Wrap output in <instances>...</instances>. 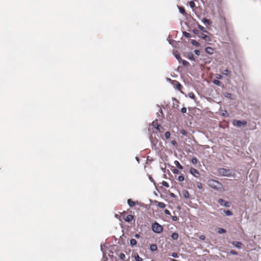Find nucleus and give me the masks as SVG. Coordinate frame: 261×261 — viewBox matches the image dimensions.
<instances>
[{"mask_svg":"<svg viewBox=\"0 0 261 261\" xmlns=\"http://www.w3.org/2000/svg\"><path fill=\"white\" fill-rule=\"evenodd\" d=\"M182 195L186 198H189L190 194L187 190H184L182 191Z\"/></svg>","mask_w":261,"mask_h":261,"instance_id":"ddd939ff","label":"nucleus"},{"mask_svg":"<svg viewBox=\"0 0 261 261\" xmlns=\"http://www.w3.org/2000/svg\"><path fill=\"white\" fill-rule=\"evenodd\" d=\"M222 74L223 75H225L226 76H230V71H229L227 69H225L224 70L223 72H222Z\"/></svg>","mask_w":261,"mask_h":261,"instance_id":"aec40b11","label":"nucleus"},{"mask_svg":"<svg viewBox=\"0 0 261 261\" xmlns=\"http://www.w3.org/2000/svg\"><path fill=\"white\" fill-rule=\"evenodd\" d=\"M115 217H116V218H118V215H117V214H116V215H115Z\"/></svg>","mask_w":261,"mask_h":261,"instance_id":"864d4df0","label":"nucleus"},{"mask_svg":"<svg viewBox=\"0 0 261 261\" xmlns=\"http://www.w3.org/2000/svg\"><path fill=\"white\" fill-rule=\"evenodd\" d=\"M165 136L166 139H169L170 137V133L169 132H166Z\"/></svg>","mask_w":261,"mask_h":261,"instance_id":"473e14b6","label":"nucleus"},{"mask_svg":"<svg viewBox=\"0 0 261 261\" xmlns=\"http://www.w3.org/2000/svg\"><path fill=\"white\" fill-rule=\"evenodd\" d=\"M221 0H218V2H221Z\"/></svg>","mask_w":261,"mask_h":261,"instance_id":"5fc2aeb1","label":"nucleus"},{"mask_svg":"<svg viewBox=\"0 0 261 261\" xmlns=\"http://www.w3.org/2000/svg\"><path fill=\"white\" fill-rule=\"evenodd\" d=\"M127 203L130 207H134L136 204L135 202L133 201L131 199H128L127 200Z\"/></svg>","mask_w":261,"mask_h":261,"instance_id":"f8f14e48","label":"nucleus"},{"mask_svg":"<svg viewBox=\"0 0 261 261\" xmlns=\"http://www.w3.org/2000/svg\"><path fill=\"white\" fill-rule=\"evenodd\" d=\"M191 42L194 46H199L200 45V44L195 40H192Z\"/></svg>","mask_w":261,"mask_h":261,"instance_id":"4be33fe9","label":"nucleus"},{"mask_svg":"<svg viewBox=\"0 0 261 261\" xmlns=\"http://www.w3.org/2000/svg\"><path fill=\"white\" fill-rule=\"evenodd\" d=\"M219 173L224 176L232 177L233 175L232 174V172L229 169H226L224 168H221L219 170Z\"/></svg>","mask_w":261,"mask_h":261,"instance_id":"7ed1b4c3","label":"nucleus"},{"mask_svg":"<svg viewBox=\"0 0 261 261\" xmlns=\"http://www.w3.org/2000/svg\"><path fill=\"white\" fill-rule=\"evenodd\" d=\"M176 88L179 90H180L181 88H182V86L180 85V84L177 82H176Z\"/></svg>","mask_w":261,"mask_h":261,"instance_id":"cd10ccee","label":"nucleus"},{"mask_svg":"<svg viewBox=\"0 0 261 261\" xmlns=\"http://www.w3.org/2000/svg\"><path fill=\"white\" fill-rule=\"evenodd\" d=\"M152 230L155 233H160L163 231V228L158 222H155L152 224Z\"/></svg>","mask_w":261,"mask_h":261,"instance_id":"f03ea898","label":"nucleus"},{"mask_svg":"<svg viewBox=\"0 0 261 261\" xmlns=\"http://www.w3.org/2000/svg\"><path fill=\"white\" fill-rule=\"evenodd\" d=\"M207 184L210 187L215 190H218L222 187L220 182L213 179H209Z\"/></svg>","mask_w":261,"mask_h":261,"instance_id":"f257e3e1","label":"nucleus"},{"mask_svg":"<svg viewBox=\"0 0 261 261\" xmlns=\"http://www.w3.org/2000/svg\"><path fill=\"white\" fill-rule=\"evenodd\" d=\"M135 238H136L137 239H139L140 236V234H138V233H136L135 235Z\"/></svg>","mask_w":261,"mask_h":261,"instance_id":"de8ad7c7","label":"nucleus"},{"mask_svg":"<svg viewBox=\"0 0 261 261\" xmlns=\"http://www.w3.org/2000/svg\"><path fill=\"white\" fill-rule=\"evenodd\" d=\"M172 219L173 221H177L178 220V218L177 216H172Z\"/></svg>","mask_w":261,"mask_h":261,"instance_id":"37998d69","label":"nucleus"},{"mask_svg":"<svg viewBox=\"0 0 261 261\" xmlns=\"http://www.w3.org/2000/svg\"><path fill=\"white\" fill-rule=\"evenodd\" d=\"M218 202L221 205L224 206L225 207H229L230 206L229 202L221 198L219 199Z\"/></svg>","mask_w":261,"mask_h":261,"instance_id":"0eeeda50","label":"nucleus"},{"mask_svg":"<svg viewBox=\"0 0 261 261\" xmlns=\"http://www.w3.org/2000/svg\"><path fill=\"white\" fill-rule=\"evenodd\" d=\"M137 241L135 239H132L130 240V244L131 246H134L137 244Z\"/></svg>","mask_w":261,"mask_h":261,"instance_id":"412c9836","label":"nucleus"},{"mask_svg":"<svg viewBox=\"0 0 261 261\" xmlns=\"http://www.w3.org/2000/svg\"><path fill=\"white\" fill-rule=\"evenodd\" d=\"M213 83L218 86H220L221 85V82L220 81L218 80L217 79L214 80L213 81Z\"/></svg>","mask_w":261,"mask_h":261,"instance_id":"393cba45","label":"nucleus"},{"mask_svg":"<svg viewBox=\"0 0 261 261\" xmlns=\"http://www.w3.org/2000/svg\"><path fill=\"white\" fill-rule=\"evenodd\" d=\"M224 213L226 216H231L232 215V213L229 210H224Z\"/></svg>","mask_w":261,"mask_h":261,"instance_id":"b1692460","label":"nucleus"},{"mask_svg":"<svg viewBox=\"0 0 261 261\" xmlns=\"http://www.w3.org/2000/svg\"><path fill=\"white\" fill-rule=\"evenodd\" d=\"M135 258L136 261H143V259L138 254L135 255Z\"/></svg>","mask_w":261,"mask_h":261,"instance_id":"5701e85b","label":"nucleus"},{"mask_svg":"<svg viewBox=\"0 0 261 261\" xmlns=\"http://www.w3.org/2000/svg\"><path fill=\"white\" fill-rule=\"evenodd\" d=\"M150 249L152 251H155L157 250V246L155 244H151L150 246Z\"/></svg>","mask_w":261,"mask_h":261,"instance_id":"a211bd4d","label":"nucleus"},{"mask_svg":"<svg viewBox=\"0 0 261 261\" xmlns=\"http://www.w3.org/2000/svg\"><path fill=\"white\" fill-rule=\"evenodd\" d=\"M200 37L205 40V41L209 40V37L204 34L202 33L200 35Z\"/></svg>","mask_w":261,"mask_h":261,"instance_id":"6ab92c4d","label":"nucleus"},{"mask_svg":"<svg viewBox=\"0 0 261 261\" xmlns=\"http://www.w3.org/2000/svg\"><path fill=\"white\" fill-rule=\"evenodd\" d=\"M197 187L199 189H202V184L200 182H197Z\"/></svg>","mask_w":261,"mask_h":261,"instance_id":"4c0bfd02","label":"nucleus"},{"mask_svg":"<svg viewBox=\"0 0 261 261\" xmlns=\"http://www.w3.org/2000/svg\"><path fill=\"white\" fill-rule=\"evenodd\" d=\"M162 185L166 187H169V184H168L167 182L165 181H163L162 182Z\"/></svg>","mask_w":261,"mask_h":261,"instance_id":"58836bf2","label":"nucleus"},{"mask_svg":"<svg viewBox=\"0 0 261 261\" xmlns=\"http://www.w3.org/2000/svg\"><path fill=\"white\" fill-rule=\"evenodd\" d=\"M199 239H200V240H205V236H203V235H201V236L199 237Z\"/></svg>","mask_w":261,"mask_h":261,"instance_id":"49530a36","label":"nucleus"},{"mask_svg":"<svg viewBox=\"0 0 261 261\" xmlns=\"http://www.w3.org/2000/svg\"><path fill=\"white\" fill-rule=\"evenodd\" d=\"M156 205L161 208H164L166 207V204L162 202L156 201Z\"/></svg>","mask_w":261,"mask_h":261,"instance_id":"9b49d317","label":"nucleus"},{"mask_svg":"<svg viewBox=\"0 0 261 261\" xmlns=\"http://www.w3.org/2000/svg\"><path fill=\"white\" fill-rule=\"evenodd\" d=\"M172 256L173 257H178V254H177V253L173 252V253H172Z\"/></svg>","mask_w":261,"mask_h":261,"instance_id":"c03bdc74","label":"nucleus"},{"mask_svg":"<svg viewBox=\"0 0 261 261\" xmlns=\"http://www.w3.org/2000/svg\"><path fill=\"white\" fill-rule=\"evenodd\" d=\"M172 172L174 174H178L179 173V170L177 169H174L172 170Z\"/></svg>","mask_w":261,"mask_h":261,"instance_id":"a19ab883","label":"nucleus"},{"mask_svg":"<svg viewBox=\"0 0 261 261\" xmlns=\"http://www.w3.org/2000/svg\"><path fill=\"white\" fill-rule=\"evenodd\" d=\"M185 179V177L183 175H180L178 177V180L179 181H182Z\"/></svg>","mask_w":261,"mask_h":261,"instance_id":"c9c22d12","label":"nucleus"},{"mask_svg":"<svg viewBox=\"0 0 261 261\" xmlns=\"http://www.w3.org/2000/svg\"><path fill=\"white\" fill-rule=\"evenodd\" d=\"M125 212H123L122 215H121V216L122 217L123 219L126 221V222H132L133 221H134V222H135V219H134V217L133 215H127V216H125Z\"/></svg>","mask_w":261,"mask_h":261,"instance_id":"39448f33","label":"nucleus"},{"mask_svg":"<svg viewBox=\"0 0 261 261\" xmlns=\"http://www.w3.org/2000/svg\"><path fill=\"white\" fill-rule=\"evenodd\" d=\"M171 238L174 240H176L178 239V234L176 232H173L171 234Z\"/></svg>","mask_w":261,"mask_h":261,"instance_id":"dca6fc26","label":"nucleus"},{"mask_svg":"<svg viewBox=\"0 0 261 261\" xmlns=\"http://www.w3.org/2000/svg\"><path fill=\"white\" fill-rule=\"evenodd\" d=\"M188 95L190 98H191L193 99H195L196 96L193 93H192V92L189 93Z\"/></svg>","mask_w":261,"mask_h":261,"instance_id":"7c9ffc66","label":"nucleus"},{"mask_svg":"<svg viewBox=\"0 0 261 261\" xmlns=\"http://www.w3.org/2000/svg\"><path fill=\"white\" fill-rule=\"evenodd\" d=\"M192 163L194 164H196L198 162V160L196 157H194L192 159Z\"/></svg>","mask_w":261,"mask_h":261,"instance_id":"c85d7f7f","label":"nucleus"},{"mask_svg":"<svg viewBox=\"0 0 261 261\" xmlns=\"http://www.w3.org/2000/svg\"><path fill=\"white\" fill-rule=\"evenodd\" d=\"M170 261H176L175 259H171Z\"/></svg>","mask_w":261,"mask_h":261,"instance_id":"603ef678","label":"nucleus"},{"mask_svg":"<svg viewBox=\"0 0 261 261\" xmlns=\"http://www.w3.org/2000/svg\"><path fill=\"white\" fill-rule=\"evenodd\" d=\"M190 172L191 174L196 177H198L200 176V173L199 171L194 168H191Z\"/></svg>","mask_w":261,"mask_h":261,"instance_id":"423d86ee","label":"nucleus"},{"mask_svg":"<svg viewBox=\"0 0 261 261\" xmlns=\"http://www.w3.org/2000/svg\"><path fill=\"white\" fill-rule=\"evenodd\" d=\"M171 143H172V144L173 145H176V142L175 141H172Z\"/></svg>","mask_w":261,"mask_h":261,"instance_id":"3c124183","label":"nucleus"},{"mask_svg":"<svg viewBox=\"0 0 261 261\" xmlns=\"http://www.w3.org/2000/svg\"><path fill=\"white\" fill-rule=\"evenodd\" d=\"M179 11L180 13H181L182 14H183L184 15H186V11L185 10V9L182 7H179Z\"/></svg>","mask_w":261,"mask_h":261,"instance_id":"f3484780","label":"nucleus"},{"mask_svg":"<svg viewBox=\"0 0 261 261\" xmlns=\"http://www.w3.org/2000/svg\"><path fill=\"white\" fill-rule=\"evenodd\" d=\"M175 57L179 61V60H181V57H180V55H176Z\"/></svg>","mask_w":261,"mask_h":261,"instance_id":"a18cd8bd","label":"nucleus"},{"mask_svg":"<svg viewBox=\"0 0 261 261\" xmlns=\"http://www.w3.org/2000/svg\"><path fill=\"white\" fill-rule=\"evenodd\" d=\"M181 112L182 113H186L187 112V108H185V107L182 108L181 109Z\"/></svg>","mask_w":261,"mask_h":261,"instance_id":"ea45409f","label":"nucleus"},{"mask_svg":"<svg viewBox=\"0 0 261 261\" xmlns=\"http://www.w3.org/2000/svg\"><path fill=\"white\" fill-rule=\"evenodd\" d=\"M152 125L159 132H161V129L163 128L162 127L160 124H158L157 121H153Z\"/></svg>","mask_w":261,"mask_h":261,"instance_id":"6e6552de","label":"nucleus"},{"mask_svg":"<svg viewBox=\"0 0 261 261\" xmlns=\"http://www.w3.org/2000/svg\"><path fill=\"white\" fill-rule=\"evenodd\" d=\"M215 77L217 80H221L222 79V75L220 74H216Z\"/></svg>","mask_w":261,"mask_h":261,"instance_id":"e433bc0d","label":"nucleus"},{"mask_svg":"<svg viewBox=\"0 0 261 261\" xmlns=\"http://www.w3.org/2000/svg\"><path fill=\"white\" fill-rule=\"evenodd\" d=\"M226 232V230L223 228H219L218 229V232L219 233H223Z\"/></svg>","mask_w":261,"mask_h":261,"instance_id":"a878e982","label":"nucleus"},{"mask_svg":"<svg viewBox=\"0 0 261 261\" xmlns=\"http://www.w3.org/2000/svg\"><path fill=\"white\" fill-rule=\"evenodd\" d=\"M182 64L185 66H188L189 65V63L186 60H182L181 61Z\"/></svg>","mask_w":261,"mask_h":261,"instance_id":"bb28decb","label":"nucleus"},{"mask_svg":"<svg viewBox=\"0 0 261 261\" xmlns=\"http://www.w3.org/2000/svg\"><path fill=\"white\" fill-rule=\"evenodd\" d=\"M189 6H190V7H191L192 8H193L195 6V3L193 1H190L189 3Z\"/></svg>","mask_w":261,"mask_h":261,"instance_id":"f704fd0d","label":"nucleus"},{"mask_svg":"<svg viewBox=\"0 0 261 261\" xmlns=\"http://www.w3.org/2000/svg\"><path fill=\"white\" fill-rule=\"evenodd\" d=\"M151 142L153 145H155V144L158 142V140L156 139H151Z\"/></svg>","mask_w":261,"mask_h":261,"instance_id":"72a5a7b5","label":"nucleus"},{"mask_svg":"<svg viewBox=\"0 0 261 261\" xmlns=\"http://www.w3.org/2000/svg\"><path fill=\"white\" fill-rule=\"evenodd\" d=\"M194 52L197 55H199V53H200L199 50H195Z\"/></svg>","mask_w":261,"mask_h":261,"instance_id":"09e8293b","label":"nucleus"},{"mask_svg":"<svg viewBox=\"0 0 261 261\" xmlns=\"http://www.w3.org/2000/svg\"><path fill=\"white\" fill-rule=\"evenodd\" d=\"M183 35L185 37H187V38H190L191 37V34L189 33H187L186 32H183Z\"/></svg>","mask_w":261,"mask_h":261,"instance_id":"2f4dec72","label":"nucleus"},{"mask_svg":"<svg viewBox=\"0 0 261 261\" xmlns=\"http://www.w3.org/2000/svg\"><path fill=\"white\" fill-rule=\"evenodd\" d=\"M205 51L206 53L212 55L214 53V49L212 47H207L205 48Z\"/></svg>","mask_w":261,"mask_h":261,"instance_id":"1a4fd4ad","label":"nucleus"},{"mask_svg":"<svg viewBox=\"0 0 261 261\" xmlns=\"http://www.w3.org/2000/svg\"><path fill=\"white\" fill-rule=\"evenodd\" d=\"M164 213L166 215H171V213L170 212V211L168 210H165L164 211Z\"/></svg>","mask_w":261,"mask_h":261,"instance_id":"79ce46f5","label":"nucleus"},{"mask_svg":"<svg viewBox=\"0 0 261 261\" xmlns=\"http://www.w3.org/2000/svg\"><path fill=\"white\" fill-rule=\"evenodd\" d=\"M174 164L176 165V166L179 169H182L183 166L181 165V164L179 163V162L178 161H174Z\"/></svg>","mask_w":261,"mask_h":261,"instance_id":"4468645a","label":"nucleus"},{"mask_svg":"<svg viewBox=\"0 0 261 261\" xmlns=\"http://www.w3.org/2000/svg\"><path fill=\"white\" fill-rule=\"evenodd\" d=\"M193 32H194L195 34H198V31L197 30L194 29V30H193Z\"/></svg>","mask_w":261,"mask_h":261,"instance_id":"8fccbe9b","label":"nucleus"},{"mask_svg":"<svg viewBox=\"0 0 261 261\" xmlns=\"http://www.w3.org/2000/svg\"><path fill=\"white\" fill-rule=\"evenodd\" d=\"M119 258L120 259L124 260L125 258V254L123 253H121L119 255Z\"/></svg>","mask_w":261,"mask_h":261,"instance_id":"c756f323","label":"nucleus"},{"mask_svg":"<svg viewBox=\"0 0 261 261\" xmlns=\"http://www.w3.org/2000/svg\"><path fill=\"white\" fill-rule=\"evenodd\" d=\"M202 21L206 25H210L212 24V22L210 21V20L207 19L205 17L202 19Z\"/></svg>","mask_w":261,"mask_h":261,"instance_id":"9d476101","label":"nucleus"},{"mask_svg":"<svg viewBox=\"0 0 261 261\" xmlns=\"http://www.w3.org/2000/svg\"><path fill=\"white\" fill-rule=\"evenodd\" d=\"M232 125L236 127H245L247 125V121L246 120H238L234 119L232 120Z\"/></svg>","mask_w":261,"mask_h":261,"instance_id":"20e7f679","label":"nucleus"},{"mask_svg":"<svg viewBox=\"0 0 261 261\" xmlns=\"http://www.w3.org/2000/svg\"><path fill=\"white\" fill-rule=\"evenodd\" d=\"M197 27L198 28V29L201 31L202 32H205L206 33L207 32V31L206 30L205 28H204L203 27H202V25H201L200 24H199L198 23L197 24Z\"/></svg>","mask_w":261,"mask_h":261,"instance_id":"2eb2a0df","label":"nucleus"}]
</instances>
